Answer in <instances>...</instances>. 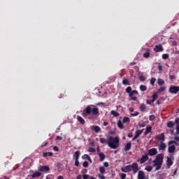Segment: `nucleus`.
Here are the masks:
<instances>
[{
    "label": "nucleus",
    "instance_id": "f257e3e1",
    "mask_svg": "<svg viewBox=\"0 0 179 179\" xmlns=\"http://www.w3.org/2000/svg\"><path fill=\"white\" fill-rule=\"evenodd\" d=\"M164 160V154L163 153L159 154L155 157V160L152 161V163H154L152 166L150 165H148L145 168V170H146V171H148V173H150V171L153 170V167H156L155 171H159V170L162 169V166H163Z\"/></svg>",
    "mask_w": 179,
    "mask_h": 179
},
{
    "label": "nucleus",
    "instance_id": "f03ea898",
    "mask_svg": "<svg viewBox=\"0 0 179 179\" xmlns=\"http://www.w3.org/2000/svg\"><path fill=\"white\" fill-rule=\"evenodd\" d=\"M101 143H106L110 149H117L120 146V138L109 136L108 139L106 140L105 138H100Z\"/></svg>",
    "mask_w": 179,
    "mask_h": 179
},
{
    "label": "nucleus",
    "instance_id": "7ed1b4c3",
    "mask_svg": "<svg viewBox=\"0 0 179 179\" xmlns=\"http://www.w3.org/2000/svg\"><path fill=\"white\" fill-rule=\"evenodd\" d=\"M94 107L93 105H89L85 108L83 111L82 115L83 117H87V115H97L99 114V108H93Z\"/></svg>",
    "mask_w": 179,
    "mask_h": 179
},
{
    "label": "nucleus",
    "instance_id": "20e7f679",
    "mask_svg": "<svg viewBox=\"0 0 179 179\" xmlns=\"http://www.w3.org/2000/svg\"><path fill=\"white\" fill-rule=\"evenodd\" d=\"M174 143L177 144V142L175 141H170L168 142V153H174V152H176V145H173Z\"/></svg>",
    "mask_w": 179,
    "mask_h": 179
},
{
    "label": "nucleus",
    "instance_id": "39448f33",
    "mask_svg": "<svg viewBox=\"0 0 179 179\" xmlns=\"http://www.w3.org/2000/svg\"><path fill=\"white\" fill-rule=\"evenodd\" d=\"M166 166L170 169L173 164V160H174V155L173 154L169 155V157H166Z\"/></svg>",
    "mask_w": 179,
    "mask_h": 179
},
{
    "label": "nucleus",
    "instance_id": "423d86ee",
    "mask_svg": "<svg viewBox=\"0 0 179 179\" xmlns=\"http://www.w3.org/2000/svg\"><path fill=\"white\" fill-rule=\"evenodd\" d=\"M129 167H130V169L133 171L134 174H136L138 171H139V166H138V163L136 162L129 165Z\"/></svg>",
    "mask_w": 179,
    "mask_h": 179
},
{
    "label": "nucleus",
    "instance_id": "0eeeda50",
    "mask_svg": "<svg viewBox=\"0 0 179 179\" xmlns=\"http://www.w3.org/2000/svg\"><path fill=\"white\" fill-rule=\"evenodd\" d=\"M80 156V151H76L73 157H75V164L76 167H79V157Z\"/></svg>",
    "mask_w": 179,
    "mask_h": 179
},
{
    "label": "nucleus",
    "instance_id": "6e6552de",
    "mask_svg": "<svg viewBox=\"0 0 179 179\" xmlns=\"http://www.w3.org/2000/svg\"><path fill=\"white\" fill-rule=\"evenodd\" d=\"M144 129H143L141 130H136V131L135 136L132 138V142H134V141H136V139H138V138H139L141 136V135H142V134H143Z\"/></svg>",
    "mask_w": 179,
    "mask_h": 179
},
{
    "label": "nucleus",
    "instance_id": "1a4fd4ad",
    "mask_svg": "<svg viewBox=\"0 0 179 179\" xmlns=\"http://www.w3.org/2000/svg\"><path fill=\"white\" fill-rule=\"evenodd\" d=\"M148 160H149V157L148 154L145 153L144 155H142L141 158L137 162H140V164H143V163H146Z\"/></svg>",
    "mask_w": 179,
    "mask_h": 179
},
{
    "label": "nucleus",
    "instance_id": "9d476101",
    "mask_svg": "<svg viewBox=\"0 0 179 179\" xmlns=\"http://www.w3.org/2000/svg\"><path fill=\"white\" fill-rule=\"evenodd\" d=\"M170 93H173L174 94H177L179 92V87L178 86H174L172 85L169 88Z\"/></svg>",
    "mask_w": 179,
    "mask_h": 179
},
{
    "label": "nucleus",
    "instance_id": "9b49d317",
    "mask_svg": "<svg viewBox=\"0 0 179 179\" xmlns=\"http://www.w3.org/2000/svg\"><path fill=\"white\" fill-rule=\"evenodd\" d=\"M148 156H156L157 155V148H151L148 151Z\"/></svg>",
    "mask_w": 179,
    "mask_h": 179
},
{
    "label": "nucleus",
    "instance_id": "f8f14e48",
    "mask_svg": "<svg viewBox=\"0 0 179 179\" xmlns=\"http://www.w3.org/2000/svg\"><path fill=\"white\" fill-rule=\"evenodd\" d=\"M154 51H155V52H162L164 51V48H163L162 44L156 45L154 48Z\"/></svg>",
    "mask_w": 179,
    "mask_h": 179
},
{
    "label": "nucleus",
    "instance_id": "ddd939ff",
    "mask_svg": "<svg viewBox=\"0 0 179 179\" xmlns=\"http://www.w3.org/2000/svg\"><path fill=\"white\" fill-rule=\"evenodd\" d=\"M164 138H166V136H164V133L158 134L155 136V139H157V141H161V143L164 142V140H165Z\"/></svg>",
    "mask_w": 179,
    "mask_h": 179
},
{
    "label": "nucleus",
    "instance_id": "4468645a",
    "mask_svg": "<svg viewBox=\"0 0 179 179\" xmlns=\"http://www.w3.org/2000/svg\"><path fill=\"white\" fill-rule=\"evenodd\" d=\"M138 179H149L146 178V175H145V172L143 171H139L138 173Z\"/></svg>",
    "mask_w": 179,
    "mask_h": 179
},
{
    "label": "nucleus",
    "instance_id": "2eb2a0df",
    "mask_svg": "<svg viewBox=\"0 0 179 179\" xmlns=\"http://www.w3.org/2000/svg\"><path fill=\"white\" fill-rule=\"evenodd\" d=\"M39 171H41V173H45V171H50V168L48 166H41Z\"/></svg>",
    "mask_w": 179,
    "mask_h": 179
},
{
    "label": "nucleus",
    "instance_id": "dca6fc26",
    "mask_svg": "<svg viewBox=\"0 0 179 179\" xmlns=\"http://www.w3.org/2000/svg\"><path fill=\"white\" fill-rule=\"evenodd\" d=\"M28 177H31L32 178H38V177H41V172L36 171L32 175H29Z\"/></svg>",
    "mask_w": 179,
    "mask_h": 179
},
{
    "label": "nucleus",
    "instance_id": "f3484780",
    "mask_svg": "<svg viewBox=\"0 0 179 179\" xmlns=\"http://www.w3.org/2000/svg\"><path fill=\"white\" fill-rule=\"evenodd\" d=\"M131 148H132V143L131 142L127 143L124 148V152H128V150H131Z\"/></svg>",
    "mask_w": 179,
    "mask_h": 179
},
{
    "label": "nucleus",
    "instance_id": "a211bd4d",
    "mask_svg": "<svg viewBox=\"0 0 179 179\" xmlns=\"http://www.w3.org/2000/svg\"><path fill=\"white\" fill-rule=\"evenodd\" d=\"M122 173H129V171H132V169H130L129 165H127L121 169Z\"/></svg>",
    "mask_w": 179,
    "mask_h": 179
},
{
    "label": "nucleus",
    "instance_id": "6ab92c4d",
    "mask_svg": "<svg viewBox=\"0 0 179 179\" xmlns=\"http://www.w3.org/2000/svg\"><path fill=\"white\" fill-rule=\"evenodd\" d=\"M166 148H167V145H166V143L163 142H161V143L158 146L159 150H166Z\"/></svg>",
    "mask_w": 179,
    "mask_h": 179
},
{
    "label": "nucleus",
    "instance_id": "aec40b11",
    "mask_svg": "<svg viewBox=\"0 0 179 179\" xmlns=\"http://www.w3.org/2000/svg\"><path fill=\"white\" fill-rule=\"evenodd\" d=\"M91 129L92 131H95L96 133L100 132L101 131V128L99 126L93 125L91 127Z\"/></svg>",
    "mask_w": 179,
    "mask_h": 179
},
{
    "label": "nucleus",
    "instance_id": "412c9836",
    "mask_svg": "<svg viewBox=\"0 0 179 179\" xmlns=\"http://www.w3.org/2000/svg\"><path fill=\"white\" fill-rule=\"evenodd\" d=\"M98 155L99 156L100 162H104V159H106V155H104L103 152H98Z\"/></svg>",
    "mask_w": 179,
    "mask_h": 179
},
{
    "label": "nucleus",
    "instance_id": "4be33fe9",
    "mask_svg": "<svg viewBox=\"0 0 179 179\" xmlns=\"http://www.w3.org/2000/svg\"><path fill=\"white\" fill-rule=\"evenodd\" d=\"M152 131V126L148 125L145 128V131L144 132V135H148V134L150 133Z\"/></svg>",
    "mask_w": 179,
    "mask_h": 179
},
{
    "label": "nucleus",
    "instance_id": "5701e85b",
    "mask_svg": "<svg viewBox=\"0 0 179 179\" xmlns=\"http://www.w3.org/2000/svg\"><path fill=\"white\" fill-rule=\"evenodd\" d=\"M77 120L80 122V124H85V119L82 117V116L77 115Z\"/></svg>",
    "mask_w": 179,
    "mask_h": 179
},
{
    "label": "nucleus",
    "instance_id": "b1692460",
    "mask_svg": "<svg viewBox=\"0 0 179 179\" xmlns=\"http://www.w3.org/2000/svg\"><path fill=\"white\" fill-rule=\"evenodd\" d=\"M157 94H159L158 92H155L152 96V101H156L159 99V96H157Z\"/></svg>",
    "mask_w": 179,
    "mask_h": 179
},
{
    "label": "nucleus",
    "instance_id": "393cba45",
    "mask_svg": "<svg viewBox=\"0 0 179 179\" xmlns=\"http://www.w3.org/2000/svg\"><path fill=\"white\" fill-rule=\"evenodd\" d=\"M43 157H52V155H54V153H52V152H43Z\"/></svg>",
    "mask_w": 179,
    "mask_h": 179
},
{
    "label": "nucleus",
    "instance_id": "a878e982",
    "mask_svg": "<svg viewBox=\"0 0 179 179\" xmlns=\"http://www.w3.org/2000/svg\"><path fill=\"white\" fill-rule=\"evenodd\" d=\"M117 127L120 129H124V124L121 120L117 121Z\"/></svg>",
    "mask_w": 179,
    "mask_h": 179
},
{
    "label": "nucleus",
    "instance_id": "bb28decb",
    "mask_svg": "<svg viewBox=\"0 0 179 179\" xmlns=\"http://www.w3.org/2000/svg\"><path fill=\"white\" fill-rule=\"evenodd\" d=\"M139 108L141 111H143V112L146 111V106L145 105V103H141Z\"/></svg>",
    "mask_w": 179,
    "mask_h": 179
},
{
    "label": "nucleus",
    "instance_id": "cd10ccee",
    "mask_svg": "<svg viewBox=\"0 0 179 179\" xmlns=\"http://www.w3.org/2000/svg\"><path fill=\"white\" fill-rule=\"evenodd\" d=\"M110 114L112 115H113V117H120V113H118L117 111L115 110H111L110 111Z\"/></svg>",
    "mask_w": 179,
    "mask_h": 179
},
{
    "label": "nucleus",
    "instance_id": "c85d7f7f",
    "mask_svg": "<svg viewBox=\"0 0 179 179\" xmlns=\"http://www.w3.org/2000/svg\"><path fill=\"white\" fill-rule=\"evenodd\" d=\"M130 121H131V119L129 117L125 116L123 117V120H122L123 124H125V122H130Z\"/></svg>",
    "mask_w": 179,
    "mask_h": 179
},
{
    "label": "nucleus",
    "instance_id": "c756f323",
    "mask_svg": "<svg viewBox=\"0 0 179 179\" xmlns=\"http://www.w3.org/2000/svg\"><path fill=\"white\" fill-rule=\"evenodd\" d=\"M99 172L101 173V174H106V168H104V166H100Z\"/></svg>",
    "mask_w": 179,
    "mask_h": 179
},
{
    "label": "nucleus",
    "instance_id": "7c9ffc66",
    "mask_svg": "<svg viewBox=\"0 0 179 179\" xmlns=\"http://www.w3.org/2000/svg\"><path fill=\"white\" fill-rule=\"evenodd\" d=\"M135 94H138V91L133 90V91H131V92H130L129 96V97H134V96H135Z\"/></svg>",
    "mask_w": 179,
    "mask_h": 179
},
{
    "label": "nucleus",
    "instance_id": "2f4dec72",
    "mask_svg": "<svg viewBox=\"0 0 179 179\" xmlns=\"http://www.w3.org/2000/svg\"><path fill=\"white\" fill-rule=\"evenodd\" d=\"M167 127H168V128H173V127H174V122H173V121H169V122L167 123Z\"/></svg>",
    "mask_w": 179,
    "mask_h": 179
},
{
    "label": "nucleus",
    "instance_id": "473e14b6",
    "mask_svg": "<svg viewBox=\"0 0 179 179\" xmlns=\"http://www.w3.org/2000/svg\"><path fill=\"white\" fill-rule=\"evenodd\" d=\"M143 58H149L150 57V52H146L143 55Z\"/></svg>",
    "mask_w": 179,
    "mask_h": 179
},
{
    "label": "nucleus",
    "instance_id": "72a5a7b5",
    "mask_svg": "<svg viewBox=\"0 0 179 179\" xmlns=\"http://www.w3.org/2000/svg\"><path fill=\"white\" fill-rule=\"evenodd\" d=\"M126 93H128L129 94H131V92H132V87H127L125 90Z\"/></svg>",
    "mask_w": 179,
    "mask_h": 179
},
{
    "label": "nucleus",
    "instance_id": "f704fd0d",
    "mask_svg": "<svg viewBox=\"0 0 179 179\" xmlns=\"http://www.w3.org/2000/svg\"><path fill=\"white\" fill-rule=\"evenodd\" d=\"M166 90V87H161L159 89H158L157 93H162V92H164Z\"/></svg>",
    "mask_w": 179,
    "mask_h": 179
},
{
    "label": "nucleus",
    "instance_id": "c9c22d12",
    "mask_svg": "<svg viewBox=\"0 0 179 179\" xmlns=\"http://www.w3.org/2000/svg\"><path fill=\"white\" fill-rule=\"evenodd\" d=\"M158 85L159 86H163V85H164V80L163 79H159Z\"/></svg>",
    "mask_w": 179,
    "mask_h": 179
},
{
    "label": "nucleus",
    "instance_id": "e433bc0d",
    "mask_svg": "<svg viewBox=\"0 0 179 179\" xmlns=\"http://www.w3.org/2000/svg\"><path fill=\"white\" fill-rule=\"evenodd\" d=\"M122 85H129V81L128 80V79L127 78L123 79Z\"/></svg>",
    "mask_w": 179,
    "mask_h": 179
},
{
    "label": "nucleus",
    "instance_id": "4c0bfd02",
    "mask_svg": "<svg viewBox=\"0 0 179 179\" xmlns=\"http://www.w3.org/2000/svg\"><path fill=\"white\" fill-rule=\"evenodd\" d=\"M147 89H148V87H146V86H145V85H141L140 86V90L141 92H146Z\"/></svg>",
    "mask_w": 179,
    "mask_h": 179
},
{
    "label": "nucleus",
    "instance_id": "58836bf2",
    "mask_svg": "<svg viewBox=\"0 0 179 179\" xmlns=\"http://www.w3.org/2000/svg\"><path fill=\"white\" fill-rule=\"evenodd\" d=\"M90 157L89 155L85 154L84 155L82 156V159L83 160H88V159Z\"/></svg>",
    "mask_w": 179,
    "mask_h": 179
},
{
    "label": "nucleus",
    "instance_id": "ea45409f",
    "mask_svg": "<svg viewBox=\"0 0 179 179\" xmlns=\"http://www.w3.org/2000/svg\"><path fill=\"white\" fill-rule=\"evenodd\" d=\"M169 57H170V55H169L168 53L162 55V59H167Z\"/></svg>",
    "mask_w": 179,
    "mask_h": 179
},
{
    "label": "nucleus",
    "instance_id": "a19ab883",
    "mask_svg": "<svg viewBox=\"0 0 179 179\" xmlns=\"http://www.w3.org/2000/svg\"><path fill=\"white\" fill-rule=\"evenodd\" d=\"M83 167H85V169H87V167H89V162L87 161H85L83 163Z\"/></svg>",
    "mask_w": 179,
    "mask_h": 179
},
{
    "label": "nucleus",
    "instance_id": "79ce46f5",
    "mask_svg": "<svg viewBox=\"0 0 179 179\" xmlns=\"http://www.w3.org/2000/svg\"><path fill=\"white\" fill-rule=\"evenodd\" d=\"M139 80H141V82H145V80H146V77L144 76H140Z\"/></svg>",
    "mask_w": 179,
    "mask_h": 179
},
{
    "label": "nucleus",
    "instance_id": "37998d69",
    "mask_svg": "<svg viewBox=\"0 0 179 179\" xmlns=\"http://www.w3.org/2000/svg\"><path fill=\"white\" fill-rule=\"evenodd\" d=\"M155 82H156V78H152L150 80V85H152V86H155Z\"/></svg>",
    "mask_w": 179,
    "mask_h": 179
},
{
    "label": "nucleus",
    "instance_id": "c03bdc74",
    "mask_svg": "<svg viewBox=\"0 0 179 179\" xmlns=\"http://www.w3.org/2000/svg\"><path fill=\"white\" fill-rule=\"evenodd\" d=\"M139 112L135 111L134 113H131V117H138L139 115Z\"/></svg>",
    "mask_w": 179,
    "mask_h": 179
},
{
    "label": "nucleus",
    "instance_id": "a18cd8bd",
    "mask_svg": "<svg viewBox=\"0 0 179 179\" xmlns=\"http://www.w3.org/2000/svg\"><path fill=\"white\" fill-rule=\"evenodd\" d=\"M155 119H156V116H155V115H151L149 116L150 121H155Z\"/></svg>",
    "mask_w": 179,
    "mask_h": 179
},
{
    "label": "nucleus",
    "instance_id": "49530a36",
    "mask_svg": "<svg viewBox=\"0 0 179 179\" xmlns=\"http://www.w3.org/2000/svg\"><path fill=\"white\" fill-rule=\"evenodd\" d=\"M88 152H90L91 153H94V152H96V149L90 147V148H88Z\"/></svg>",
    "mask_w": 179,
    "mask_h": 179
},
{
    "label": "nucleus",
    "instance_id": "de8ad7c7",
    "mask_svg": "<svg viewBox=\"0 0 179 179\" xmlns=\"http://www.w3.org/2000/svg\"><path fill=\"white\" fill-rule=\"evenodd\" d=\"M146 103L147 104H150V106H152V103H155V101H152V99H147Z\"/></svg>",
    "mask_w": 179,
    "mask_h": 179
},
{
    "label": "nucleus",
    "instance_id": "09e8293b",
    "mask_svg": "<svg viewBox=\"0 0 179 179\" xmlns=\"http://www.w3.org/2000/svg\"><path fill=\"white\" fill-rule=\"evenodd\" d=\"M138 127H139V128H143V127H146V124H145V122L138 123Z\"/></svg>",
    "mask_w": 179,
    "mask_h": 179
},
{
    "label": "nucleus",
    "instance_id": "8fccbe9b",
    "mask_svg": "<svg viewBox=\"0 0 179 179\" xmlns=\"http://www.w3.org/2000/svg\"><path fill=\"white\" fill-rule=\"evenodd\" d=\"M83 179H90V176L88 175V174H84V175L83 176Z\"/></svg>",
    "mask_w": 179,
    "mask_h": 179
},
{
    "label": "nucleus",
    "instance_id": "3c124183",
    "mask_svg": "<svg viewBox=\"0 0 179 179\" xmlns=\"http://www.w3.org/2000/svg\"><path fill=\"white\" fill-rule=\"evenodd\" d=\"M98 177L100 179H106V176L104 175L98 174Z\"/></svg>",
    "mask_w": 179,
    "mask_h": 179
},
{
    "label": "nucleus",
    "instance_id": "603ef678",
    "mask_svg": "<svg viewBox=\"0 0 179 179\" xmlns=\"http://www.w3.org/2000/svg\"><path fill=\"white\" fill-rule=\"evenodd\" d=\"M53 150H55V152H59V148H58V146H54Z\"/></svg>",
    "mask_w": 179,
    "mask_h": 179
},
{
    "label": "nucleus",
    "instance_id": "864d4df0",
    "mask_svg": "<svg viewBox=\"0 0 179 179\" xmlns=\"http://www.w3.org/2000/svg\"><path fill=\"white\" fill-rule=\"evenodd\" d=\"M46 179H54V176L52 175H48Z\"/></svg>",
    "mask_w": 179,
    "mask_h": 179
},
{
    "label": "nucleus",
    "instance_id": "5fc2aeb1",
    "mask_svg": "<svg viewBox=\"0 0 179 179\" xmlns=\"http://www.w3.org/2000/svg\"><path fill=\"white\" fill-rule=\"evenodd\" d=\"M169 79H170L171 80H173L176 79V76H174V75H170V76H169Z\"/></svg>",
    "mask_w": 179,
    "mask_h": 179
},
{
    "label": "nucleus",
    "instance_id": "6e6d98bb",
    "mask_svg": "<svg viewBox=\"0 0 179 179\" xmlns=\"http://www.w3.org/2000/svg\"><path fill=\"white\" fill-rule=\"evenodd\" d=\"M55 141H62V137L60 136H57Z\"/></svg>",
    "mask_w": 179,
    "mask_h": 179
},
{
    "label": "nucleus",
    "instance_id": "4d7b16f0",
    "mask_svg": "<svg viewBox=\"0 0 179 179\" xmlns=\"http://www.w3.org/2000/svg\"><path fill=\"white\" fill-rule=\"evenodd\" d=\"M176 135H179V125L176 126Z\"/></svg>",
    "mask_w": 179,
    "mask_h": 179
},
{
    "label": "nucleus",
    "instance_id": "13d9d810",
    "mask_svg": "<svg viewBox=\"0 0 179 179\" xmlns=\"http://www.w3.org/2000/svg\"><path fill=\"white\" fill-rule=\"evenodd\" d=\"M175 124H177V125H179V117H176L175 119Z\"/></svg>",
    "mask_w": 179,
    "mask_h": 179
},
{
    "label": "nucleus",
    "instance_id": "bf43d9fd",
    "mask_svg": "<svg viewBox=\"0 0 179 179\" xmlns=\"http://www.w3.org/2000/svg\"><path fill=\"white\" fill-rule=\"evenodd\" d=\"M121 178H122V179H125V178H127V174H125V173H122V175H121Z\"/></svg>",
    "mask_w": 179,
    "mask_h": 179
},
{
    "label": "nucleus",
    "instance_id": "052dcab7",
    "mask_svg": "<svg viewBox=\"0 0 179 179\" xmlns=\"http://www.w3.org/2000/svg\"><path fill=\"white\" fill-rule=\"evenodd\" d=\"M158 70H159L160 72H162V71H163V66L159 65V66H158Z\"/></svg>",
    "mask_w": 179,
    "mask_h": 179
},
{
    "label": "nucleus",
    "instance_id": "680f3d73",
    "mask_svg": "<svg viewBox=\"0 0 179 179\" xmlns=\"http://www.w3.org/2000/svg\"><path fill=\"white\" fill-rule=\"evenodd\" d=\"M86 173H87V169H83L81 171V174H86Z\"/></svg>",
    "mask_w": 179,
    "mask_h": 179
},
{
    "label": "nucleus",
    "instance_id": "e2e57ef3",
    "mask_svg": "<svg viewBox=\"0 0 179 179\" xmlns=\"http://www.w3.org/2000/svg\"><path fill=\"white\" fill-rule=\"evenodd\" d=\"M131 100H132L133 101H136V100H138V97H136V96H131Z\"/></svg>",
    "mask_w": 179,
    "mask_h": 179
},
{
    "label": "nucleus",
    "instance_id": "0e129e2a",
    "mask_svg": "<svg viewBox=\"0 0 179 179\" xmlns=\"http://www.w3.org/2000/svg\"><path fill=\"white\" fill-rule=\"evenodd\" d=\"M108 162H103V167H108Z\"/></svg>",
    "mask_w": 179,
    "mask_h": 179
},
{
    "label": "nucleus",
    "instance_id": "69168bd1",
    "mask_svg": "<svg viewBox=\"0 0 179 179\" xmlns=\"http://www.w3.org/2000/svg\"><path fill=\"white\" fill-rule=\"evenodd\" d=\"M127 136L128 138H132V136H134V134H132V132H130L128 134Z\"/></svg>",
    "mask_w": 179,
    "mask_h": 179
},
{
    "label": "nucleus",
    "instance_id": "338daca9",
    "mask_svg": "<svg viewBox=\"0 0 179 179\" xmlns=\"http://www.w3.org/2000/svg\"><path fill=\"white\" fill-rule=\"evenodd\" d=\"M76 179H82V175H78V176L76 177Z\"/></svg>",
    "mask_w": 179,
    "mask_h": 179
},
{
    "label": "nucleus",
    "instance_id": "774afa93",
    "mask_svg": "<svg viewBox=\"0 0 179 179\" xmlns=\"http://www.w3.org/2000/svg\"><path fill=\"white\" fill-rule=\"evenodd\" d=\"M175 141H177V142H179V136H176Z\"/></svg>",
    "mask_w": 179,
    "mask_h": 179
}]
</instances>
